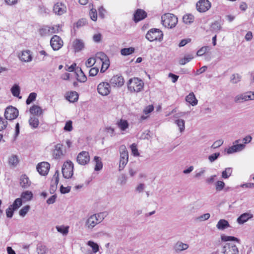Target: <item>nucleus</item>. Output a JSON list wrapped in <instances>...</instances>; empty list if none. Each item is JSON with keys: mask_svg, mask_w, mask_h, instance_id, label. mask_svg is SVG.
I'll return each instance as SVG.
<instances>
[{"mask_svg": "<svg viewBox=\"0 0 254 254\" xmlns=\"http://www.w3.org/2000/svg\"><path fill=\"white\" fill-rule=\"evenodd\" d=\"M185 121L182 119H178L175 121V123L177 124L179 128L180 132H182L185 130Z\"/></svg>", "mask_w": 254, "mask_h": 254, "instance_id": "nucleus-43", "label": "nucleus"}, {"mask_svg": "<svg viewBox=\"0 0 254 254\" xmlns=\"http://www.w3.org/2000/svg\"><path fill=\"white\" fill-rule=\"evenodd\" d=\"M229 227V222L225 219H220L216 225L217 228L220 230H223Z\"/></svg>", "mask_w": 254, "mask_h": 254, "instance_id": "nucleus-28", "label": "nucleus"}, {"mask_svg": "<svg viewBox=\"0 0 254 254\" xmlns=\"http://www.w3.org/2000/svg\"><path fill=\"white\" fill-rule=\"evenodd\" d=\"M221 238L222 241L227 242L230 241H236L237 242H240V240L238 238L233 236H227L225 235H222Z\"/></svg>", "mask_w": 254, "mask_h": 254, "instance_id": "nucleus-45", "label": "nucleus"}, {"mask_svg": "<svg viewBox=\"0 0 254 254\" xmlns=\"http://www.w3.org/2000/svg\"><path fill=\"white\" fill-rule=\"evenodd\" d=\"M197 10L200 12L208 10L211 7V3L208 0H200L196 4Z\"/></svg>", "mask_w": 254, "mask_h": 254, "instance_id": "nucleus-12", "label": "nucleus"}, {"mask_svg": "<svg viewBox=\"0 0 254 254\" xmlns=\"http://www.w3.org/2000/svg\"><path fill=\"white\" fill-rule=\"evenodd\" d=\"M56 228L58 232L62 234L64 236H66L68 233V226H64V225L57 226Z\"/></svg>", "mask_w": 254, "mask_h": 254, "instance_id": "nucleus-34", "label": "nucleus"}, {"mask_svg": "<svg viewBox=\"0 0 254 254\" xmlns=\"http://www.w3.org/2000/svg\"><path fill=\"white\" fill-rule=\"evenodd\" d=\"M18 110L15 107L9 106L5 110L4 117L6 120H13L18 117Z\"/></svg>", "mask_w": 254, "mask_h": 254, "instance_id": "nucleus-7", "label": "nucleus"}, {"mask_svg": "<svg viewBox=\"0 0 254 254\" xmlns=\"http://www.w3.org/2000/svg\"><path fill=\"white\" fill-rule=\"evenodd\" d=\"M96 63V59L94 58H89L85 63V65L87 67L93 66Z\"/></svg>", "mask_w": 254, "mask_h": 254, "instance_id": "nucleus-54", "label": "nucleus"}, {"mask_svg": "<svg viewBox=\"0 0 254 254\" xmlns=\"http://www.w3.org/2000/svg\"><path fill=\"white\" fill-rule=\"evenodd\" d=\"M249 94V92H248L236 96L234 98L235 102L236 103H241L245 101L250 100L251 97Z\"/></svg>", "mask_w": 254, "mask_h": 254, "instance_id": "nucleus-21", "label": "nucleus"}, {"mask_svg": "<svg viewBox=\"0 0 254 254\" xmlns=\"http://www.w3.org/2000/svg\"><path fill=\"white\" fill-rule=\"evenodd\" d=\"M20 91V87L17 84H14L11 88V92L13 96H14V97H19V98H21V97H19Z\"/></svg>", "mask_w": 254, "mask_h": 254, "instance_id": "nucleus-36", "label": "nucleus"}, {"mask_svg": "<svg viewBox=\"0 0 254 254\" xmlns=\"http://www.w3.org/2000/svg\"><path fill=\"white\" fill-rule=\"evenodd\" d=\"M73 164L71 161H67L64 163L62 167L63 177L66 179L70 178L73 173Z\"/></svg>", "mask_w": 254, "mask_h": 254, "instance_id": "nucleus-5", "label": "nucleus"}, {"mask_svg": "<svg viewBox=\"0 0 254 254\" xmlns=\"http://www.w3.org/2000/svg\"><path fill=\"white\" fill-rule=\"evenodd\" d=\"M29 124L32 128L35 129L37 128L39 124L38 118L35 116H30L29 120Z\"/></svg>", "mask_w": 254, "mask_h": 254, "instance_id": "nucleus-29", "label": "nucleus"}, {"mask_svg": "<svg viewBox=\"0 0 254 254\" xmlns=\"http://www.w3.org/2000/svg\"><path fill=\"white\" fill-rule=\"evenodd\" d=\"M186 100L193 106H195L197 104V100L196 99L193 92L190 93L186 96Z\"/></svg>", "mask_w": 254, "mask_h": 254, "instance_id": "nucleus-30", "label": "nucleus"}, {"mask_svg": "<svg viewBox=\"0 0 254 254\" xmlns=\"http://www.w3.org/2000/svg\"><path fill=\"white\" fill-rule=\"evenodd\" d=\"M20 185L23 188H27L31 185L28 177L25 174L22 175L20 178Z\"/></svg>", "mask_w": 254, "mask_h": 254, "instance_id": "nucleus-25", "label": "nucleus"}, {"mask_svg": "<svg viewBox=\"0 0 254 254\" xmlns=\"http://www.w3.org/2000/svg\"><path fill=\"white\" fill-rule=\"evenodd\" d=\"M36 97H37V94L35 92H32L31 93L26 101V103L27 104V105H29L31 103H32L33 101H35L36 98Z\"/></svg>", "mask_w": 254, "mask_h": 254, "instance_id": "nucleus-46", "label": "nucleus"}, {"mask_svg": "<svg viewBox=\"0 0 254 254\" xmlns=\"http://www.w3.org/2000/svg\"><path fill=\"white\" fill-rule=\"evenodd\" d=\"M221 28L220 23L218 21H215L212 23L210 27V29L214 32H218Z\"/></svg>", "mask_w": 254, "mask_h": 254, "instance_id": "nucleus-40", "label": "nucleus"}, {"mask_svg": "<svg viewBox=\"0 0 254 254\" xmlns=\"http://www.w3.org/2000/svg\"><path fill=\"white\" fill-rule=\"evenodd\" d=\"M63 144L58 143L55 146V149L53 150V156L55 159H59L64 155L62 150Z\"/></svg>", "mask_w": 254, "mask_h": 254, "instance_id": "nucleus-20", "label": "nucleus"}, {"mask_svg": "<svg viewBox=\"0 0 254 254\" xmlns=\"http://www.w3.org/2000/svg\"><path fill=\"white\" fill-rule=\"evenodd\" d=\"M80 74H77V79L80 82H84L87 80V77L84 73L82 71L81 69H80Z\"/></svg>", "mask_w": 254, "mask_h": 254, "instance_id": "nucleus-50", "label": "nucleus"}, {"mask_svg": "<svg viewBox=\"0 0 254 254\" xmlns=\"http://www.w3.org/2000/svg\"><path fill=\"white\" fill-rule=\"evenodd\" d=\"M86 23V20L85 19L82 18L79 19L75 24L76 27L78 28L85 25Z\"/></svg>", "mask_w": 254, "mask_h": 254, "instance_id": "nucleus-63", "label": "nucleus"}, {"mask_svg": "<svg viewBox=\"0 0 254 254\" xmlns=\"http://www.w3.org/2000/svg\"><path fill=\"white\" fill-rule=\"evenodd\" d=\"M50 45L54 51H57L63 46V41L60 36L54 35L51 39Z\"/></svg>", "mask_w": 254, "mask_h": 254, "instance_id": "nucleus-8", "label": "nucleus"}, {"mask_svg": "<svg viewBox=\"0 0 254 254\" xmlns=\"http://www.w3.org/2000/svg\"><path fill=\"white\" fill-rule=\"evenodd\" d=\"M241 79V76L238 74H233L231 77V81L232 83L236 84L240 81Z\"/></svg>", "mask_w": 254, "mask_h": 254, "instance_id": "nucleus-47", "label": "nucleus"}, {"mask_svg": "<svg viewBox=\"0 0 254 254\" xmlns=\"http://www.w3.org/2000/svg\"><path fill=\"white\" fill-rule=\"evenodd\" d=\"M223 143V140L222 139H219L215 141L213 144L211 145V147L213 149L217 148L221 146Z\"/></svg>", "mask_w": 254, "mask_h": 254, "instance_id": "nucleus-59", "label": "nucleus"}, {"mask_svg": "<svg viewBox=\"0 0 254 254\" xmlns=\"http://www.w3.org/2000/svg\"><path fill=\"white\" fill-rule=\"evenodd\" d=\"M21 197L25 201H29L33 197V193L31 191H25L21 193Z\"/></svg>", "mask_w": 254, "mask_h": 254, "instance_id": "nucleus-33", "label": "nucleus"}, {"mask_svg": "<svg viewBox=\"0 0 254 254\" xmlns=\"http://www.w3.org/2000/svg\"><path fill=\"white\" fill-rule=\"evenodd\" d=\"M163 33L159 29L151 28L146 33L145 37L150 42L157 41L161 42L163 38Z\"/></svg>", "mask_w": 254, "mask_h": 254, "instance_id": "nucleus-3", "label": "nucleus"}, {"mask_svg": "<svg viewBox=\"0 0 254 254\" xmlns=\"http://www.w3.org/2000/svg\"><path fill=\"white\" fill-rule=\"evenodd\" d=\"M154 110V107L153 105H149L146 107L143 110V113L145 115H147L150 113Z\"/></svg>", "mask_w": 254, "mask_h": 254, "instance_id": "nucleus-64", "label": "nucleus"}, {"mask_svg": "<svg viewBox=\"0 0 254 254\" xmlns=\"http://www.w3.org/2000/svg\"><path fill=\"white\" fill-rule=\"evenodd\" d=\"M90 161V156L89 153L86 151H82L80 152L77 157V162L81 165H85L89 163Z\"/></svg>", "mask_w": 254, "mask_h": 254, "instance_id": "nucleus-9", "label": "nucleus"}, {"mask_svg": "<svg viewBox=\"0 0 254 254\" xmlns=\"http://www.w3.org/2000/svg\"><path fill=\"white\" fill-rule=\"evenodd\" d=\"M143 81L137 77L130 78L127 82L128 90L131 93L139 92L143 90Z\"/></svg>", "mask_w": 254, "mask_h": 254, "instance_id": "nucleus-1", "label": "nucleus"}, {"mask_svg": "<svg viewBox=\"0 0 254 254\" xmlns=\"http://www.w3.org/2000/svg\"><path fill=\"white\" fill-rule=\"evenodd\" d=\"M87 244L92 248V251L94 253H97L99 251V246L94 242L89 241L88 242Z\"/></svg>", "mask_w": 254, "mask_h": 254, "instance_id": "nucleus-48", "label": "nucleus"}, {"mask_svg": "<svg viewBox=\"0 0 254 254\" xmlns=\"http://www.w3.org/2000/svg\"><path fill=\"white\" fill-rule=\"evenodd\" d=\"M59 171L57 170L53 176V179H54V182H53V184H51L50 187V191L51 193H53L57 188V185L59 182Z\"/></svg>", "mask_w": 254, "mask_h": 254, "instance_id": "nucleus-22", "label": "nucleus"}, {"mask_svg": "<svg viewBox=\"0 0 254 254\" xmlns=\"http://www.w3.org/2000/svg\"><path fill=\"white\" fill-rule=\"evenodd\" d=\"M253 217V214L249 213H245L241 214L237 220V222L240 224H244L249 219Z\"/></svg>", "mask_w": 254, "mask_h": 254, "instance_id": "nucleus-24", "label": "nucleus"}, {"mask_svg": "<svg viewBox=\"0 0 254 254\" xmlns=\"http://www.w3.org/2000/svg\"><path fill=\"white\" fill-rule=\"evenodd\" d=\"M30 209L29 205L24 206L20 210L19 213L21 216L24 217L27 214Z\"/></svg>", "mask_w": 254, "mask_h": 254, "instance_id": "nucleus-52", "label": "nucleus"}, {"mask_svg": "<svg viewBox=\"0 0 254 254\" xmlns=\"http://www.w3.org/2000/svg\"><path fill=\"white\" fill-rule=\"evenodd\" d=\"M232 173V168H226L222 173V177L224 179H228Z\"/></svg>", "mask_w": 254, "mask_h": 254, "instance_id": "nucleus-41", "label": "nucleus"}, {"mask_svg": "<svg viewBox=\"0 0 254 254\" xmlns=\"http://www.w3.org/2000/svg\"><path fill=\"white\" fill-rule=\"evenodd\" d=\"M37 171L43 176L46 175L49 172L50 165L47 162H43L39 163L37 166Z\"/></svg>", "mask_w": 254, "mask_h": 254, "instance_id": "nucleus-13", "label": "nucleus"}, {"mask_svg": "<svg viewBox=\"0 0 254 254\" xmlns=\"http://www.w3.org/2000/svg\"><path fill=\"white\" fill-rule=\"evenodd\" d=\"M193 59V54H186L183 58H182L179 60V63L181 65H184L190 62Z\"/></svg>", "mask_w": 254, "mask_h": 254, "instance_id": "nucleus-32", "label": "nucleus"}, {"mask_svg": "<svg viewBox=\"0 0 254 254\" xmlns=\"http://www.w3.org/2000/svg\"><path fill=\"white\" fill-rule=\"evenodd\" d=\"M59 28V25L52 27L44 26L39 29V32L41 36H49L54 33H58Z\"/></svg>", "mask_w": 254, "mask_h": 254, "instance_id": "nucleus-6", "label": "nucleus"}, {"mask_svg": "<svg viewBox=\"0 0 254 254\" xmlns=\"http://www.w3.org/2000/svg\"><path fill=\"white\" fill-rule=\"evenodd\" d=\"M120 159L119 170H123L128 162V154L127 148L125 145H122L120 148Z\"/></svg>", "mask_w": 254, "mask_h": 254, "instance_id": "nucleus-4", "label": "nucleus"}, {"mask_svg": "<svg viewBox=\"0 0 254 254\" xmlns=\"http://www.w3.org/2000/svg\"><path fill=\"white\" fill-rule=\"evenodd\" d=\"M161 22L164 27L172 28L176 25L178 22V18L173 14L166 13L162 16Z\"/></svg>", "mask_w": 254, "mask_h": 254, "instance_id": "nucleus-2", "label": "nucleus"}, {"mask_svg": "<svg viewBox=\"0 0 254 254\" xmlns=\"http://www.w3.org/2000/svg\"><path fill=\"white\" fill-rule=\"evenodd\" d=\"M110 83L114 87H121L124 84V80L122 76L116 75L111 78Z\"/></svg>", "mask_w": 254, "mask_h": 254, "instance_id": "nucleus-16", "label": "nucleus"}, {"mask_svg": "<svg viewBox=\"0 0 254 254\" xmlns=\"http://www.w3.org/2000/svg\"><path fill=\"white\" fill-rule=\"evenodd\" d=\"M130 148L131 149L132 153L134 156H139V154L138 152V149L137 148L136 145L134 143H133L130 146Z\"/></svg>", "mask_w": 254, "mask_h": 254, "instance_id": "nucleus-61", "label": "nucleus"}, {"mask_svg": "<svg viewBox=\"0 0 254 254\" xmlns=\"http://www.w3.org/2000/svg\"><path fill=\"white\" fill-rule=\"evenodd\" d=\"M8 163L10 165H12L14 167L16 166L18 163V159L17 156L14 155H11L9 158Z\"/></svg>", "mask_w": 254, "mask_h": 254, "instance_id": "nucleus-44", "label": "nucleus"}, {"mask_svg": "<svg viewBox=\"0 0 254 254\" xmlns=\"http://www.w3.org/2000/svg\"><path fill=\"white\" fill-rule=\"evenodd\" d=\"M18 57L21 61L26 63L30 62L33 59L32 53L29 50L21 52V55H19Z\"/></svg>", "mask_w": 254, "mask_h": 254, "instance_id": "nucleus-14", "label": "nucleus"}, {"mask_svg": "<svg viewBox=\"0 0 254 254\" xmlns=\"http://www.w3.org/2000/svg\"><path fill=\"white\" fill-rule=\"evenodd\" d=\"M10 205L7 209L6 210V216L8 218H11L13 214V211L15 210Z\"/></svg>", "mask_w": 254, "mask_h": 254, "instance_id": "nucleus-57", "label": "nucleus"}, {"mask_svg": "<svg viewBox=\"0 0 254 254\" xmlns=\"http://www.w3.org/2000/svg\"><path fill=\"white\" fill-rule=\"evenodd\" d=\"M134 52V48L132 47H129L128 48L122 49L121 51V53L123 56H127L131 54Z\"/></svg>", "mask_w": 254, "mask_h": 254, "instance_id": "nucleus-42", "label": "nucleus"}, {"mask_svg": "<svg viewBox=\"0 0 254 254\" xmlns=\"http://www.w3.org/2000/svg\"><path fill=\"white\" fill-rule=\"evenodd\" d=\"M94 161L96 163L94 168L95 171H97L101 170L103 167V164L101 158L99 157L95 156L94 158Z\"/></svg>", "mask_w": 254, "mask_h": 254, "instance_id": "nucleus-35", "label": "nucleus"}, {"mask_svg": "<svg viewBox=\"0 0 254 254\" xmlns=\"http://www.w3.org/2000/svg\"><path fill=\"white\" fill-rule=\"evenodd\" d=\"M221 252L224 254H238V249L236 245L226 243L223 247Z\"/></svg>", "mask_w": 254, "mask_h": 254, "instance_id": "nucleus-11", "label": "nucleus"}, {"mask_svg": "<svg viewBox=\"0 0 254 254\" xmlns=\"http://www.w3.org/2000/svg\"><path fill=\"white\" fill-rule=\"evenodd\" d=\"M66 99L70 102H74L77 101L78 99V94L75 91H72L67 94Z\"/></svg>", "mask_w": 254, "mask_h": 254, "instance_id": "nucleus-31", "label": "nucleus"}, {"mask_svg": "<svg viewBox=\"0 0 254 254\" xmlns=\"http://www.w3.org/2000/svg\"><path fill=\"white\" fill-rule=\"evenodd\" d=\"M97 91L102 96L108 95L111 91L110 84L106 82L100 83L97 86Z\"/></svg>", "mask_w": 254, "mask_h": 254, "instance_id": "nucleus-10", "label": "nucleus"}, {"mask_svg": "<svg viewBox=\"0 0 254 254\" xmlns=\"http://www.w3.org/2000/svg\"><path fill=\"white\" fill-rule=\"evenodd\" d=\"M215 186L216 190L220 191L224 188L225 183L223 181H218L216 183Z\"/></svg>", "mask_w": 254, "mask_h": 254, "instance_id": "nucleus-51", "label": "nucleus"}, {"mask_svg": "<svg viewBox=\"0 0 254 254\" xmlns=\"http://www.w3.org/2000/svg\"><path fill=\"white\" fill-rule=\"evenodd\" d=\"M96 58L99 59L101 62L108 59V57L103 52H99L96 54Z\"/></svg>", "mask_w": 254, "mask_h": 254, "instance_id": "nucleus-53", "label": "nucleus"}, {"mask_svg": "<svg viewBox=\"0 0 254 254\" xmlns=\"http://www.w3.org/2000/svg\"><path fill=\"white\" fill-rule=\"evenodd\" d=\"M246 147L244 144L240 143L233 145L229 147L227 150V153L229 154H233L237 152H240L243 150Z\"/></svg>", "mask_w": 254, "mask_h": 254, "instance_id": "nucleus-18", "label": "nucleus"}, {"mask_svg": "<svg viewBox=\"0 0 254 254\" xmlns=\"http://www.w3.org/2000/svg\"><path fill=\"white\" fill-rule=\"evenodd\" d=\"M22 205V200L20 198H16L13 203L10 205L11 207H12L14 209H17Z\"/></svg>", "mask_w": 254, "mask_h": 254, "instance_id": "nucleus-49", "label": "nucleus"}, {"mask_svg": "<svg viewBox=\"0 0 254 254\" xmlns=\"http://www.w3.org/2000/svg\"><path fill=\"white\" fill-rule=\"evenodd\" d=\"M193 20L194 16L190 14H186L183 17V22L187 24H190Z\"/></svg>", "mask_w": 254, "mask_h": 254, "instance_id": "nucleus-38", "label": "nucleus"}, {"mask_svg": "<svg viewBox=\"0 0 254 254\" xmlns=\"http://www.w3.org/2000/svg\"><path fill=\"white\" fill-rule=\"evenodd\" d=\"M147 17V13L143 9H137L133 15V20L138 22Z\"/></svg>", "mask_w": 254, "mask_h": 254, "instance_id": "nucleus-17", "label": "nucleus"}, {"mask_svg": "<svg viewBox=\"0 0 254 254\" xmlns=\"http://www.w3.org/2000/svg\"><path fill=\"white\" fill-rule=\"evenodd\" d=\"M209 49V47L204 46L200 48L196 53L198 56H201L204 55L206 51Z\"/></svg>", "mask_w": 254, "mask_h": 254, "instance_id": "nucleus-58", "label": "nucleus"}, {"mask_svg": "<svg viewBox=\"0 0 254 254\" xmlns=\"http://www.w3.org/2000/svg\"><path fill=\"white\" fill-rule=\"evenodd\" d=\"M189 247L188 244L183 243L181 241H178L175 244L174 249L176 252L179 253L188 249Z\"/></svg>", "mask_w": 254, "mask_h": 254, "instance_id": "nucleus-23", "label": "nucleus"}, {"mask_svg": "<svg viewBox=\"0 0 254 254\" xmlns=\"http://www.w3.org/2000/svg\"><path fill=\"white\" fill-rule=\"evenodd\" d=\"M53 11L56 14L61 15L66 12V7L62 3L57 2L53 7Z\"/></svg>", "mask_w": 254, "mask_h": 254, "instance_id": "nucleus-15", "label": "nucleus"}, {"mask_svg": "<svg viewBox=\"0 0 254 254\" xmlns=\"http://www.w3.org/2000/svg\"><path fill=\"white\" fill-rule=\"evenodd\" d=\"M220 153H215L208 156V159L210 162L215 161L220 156Z\"/></svg>", "mask_w": 254, "mask_h": 254, "instance_id": "nucleus-60", "label": "nucleus"}, {"mask_svg": "<svg viewBox=\"0 0 254 254\" xmlns=\"http://www.w3.org/2000/svg\"><path fill=\"white\" fill-rule=\"evenodd\" d=\"M117 125L122 130H125L128 127V124L126 120H121Z\"/></svg>", "mask_w": 254, "mask_h": 254, "instance_id": "nucleus-39", "label": "nucleus"}, {"mask_svg": "<svg viewBox=\"0 0 254 254\" xmlns=\"http://www.w3.org/2000/svg\"><path fill=\"white\" fill-rule=\"evenodd\" d=\"M47 252L46 246L42 243H39L37 245V252L38 254H45Z\"/></svg>", "mask_w": 254, "mask_h": 254, "instance_id": "nucleus-37", "label": "nucleus"}, {"mask_svg": "<svg viewBox=\"0 0 254 254\" xmlns=\"http://www.w3.org/2000/svg\"><path fill=\"white\" fill-rule=\"evenodd\" d=\"M64 129L67 131H70L72 129V122L71 121H68L66 122Z\"/></svg>", "mask_w": 254, "mask_h": 254, "instance_id": "nucleus-56", "label": "nucleus"}, {"mask_svg": "<svg viewBox=\"0 0 254 254\" xmlns=\"http://www.w3.org/2000/svg\"><path fill=\"white\" fill-rule=\"evenodd\" d=\"M32 116H40L42 115L43 111L42 109L38 106L34 105L30 108L29 110Z\"/></svg>", "mask_w": 254, "mask_h": 254, "instance_id": "nucleus-27", "label": "nucleus"}, {"mask_svg": "<svg viewBox=\"0 0 254 254\" xmlns=\"http://www.w3.org/2000/svg\"><path fill=\"white\" fill-rule=\"evenodd\" d=\"M93 215H95L97 221L99 223H101L104 219L105 218L104 213H99L93 214Z\"/></svg>", "mask_w": 254, "mask_h": 254, "instance_id": "nucleus-62", "label": "nucleus"}, {"mask_svg": "<svg viewBox=\"0 0 254 254\" xmlns=\"http://www.w3.org/2000/svg\"><path fill=\"white\" fill-rule=\"evenodd\" d=\"M99 224L95 215H91L85 222V227L89 229H93L96 225Z\"/></svg>", "mask_w": 254, "mask_h": 254, "instance_id": "nucleus-19", "label": "nucleus"}, {"mask_svg": "<svg viewBox=\"0 0 254 254\" xmlns=\"http://www.w3.org/2000/svg\"><path fill=\"white\" fill-rule=\"evenodd\" d=\"M89 15L91 19L93 21H96L97 18V14L96 9L92 8L91 9Z\"/></svg>", "mask_w": 254, "mask_h": 254, "instance_id": "nucleus-55", "label": "nucleus"}, {"mask_svg": "<svg viewBox=\"0 0 254 254\" xmlns=\"http://www.w3.org/2000/svg\"><path fill=\"white\" fill-rule=\"evenodd\" d=\"M72 46L74 49V51L77 52L82 50L83 49L84 47V44L82 40L76 39L73 41Z\"/></svg>", "mask_w": 254, "mask_h": 254, "instance_id": "nucleus-26", "label": "nucleus"}]
</instances>
